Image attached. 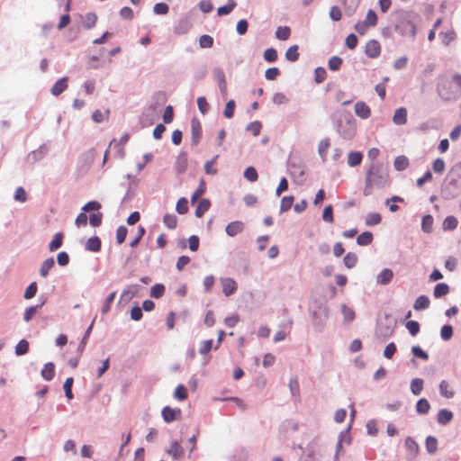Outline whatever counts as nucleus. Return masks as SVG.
Returning <instances> with one entry per match:
<instances>
[{
	"label": "nucleus",
	"instance_id": "nucleus-1",
	"mask_svg": "<svg viewBox=\"0 0 461 461\" xmlns=\"http://www.w3.org/2000/svg\"><path fill=\"white\" fill-rule=\"evenodd\" d=\"M387 168L378 162H372L366 172L365 186L363 194L369 196L373 194L374 188H384L388 182Z\"/></svg>",
	"mask_w": 461,
	"mask_h": 461
},
{
	"label": "nucleus",
	"instance_id": "nucleus-2",
	"mask_svg": "<svg viewBox=\"0 0 461 461\" xmlns=\"http://www.w3.org/2000/svg\"><path fill=\"white\" fill-rule=\"evenodd\" d=\"M418 19L419 14L415 12L401 10L398 13L397 23L394 29L401 36L414 39L417 34L416 22Z\"/></svg>",
	"mask_w": 461,
	"mask_h": 461
},
{
	"label": "nucleus",
	"instance_id": "nucleus-3",
	"mask_svg": "<svg viewBox=\"0 0 461 461\" xmlns=\"http://www.w3.org/2000/svg\"><path fill=\"white\" fill-rule=\"evenodd\" d=\"M334 128L344 140H352L356 134V120L351 114L334 122Z\"/></svg>",
	"mask_w": 461,
	"mask_h": 461
},
{
	"label": "nucleus",
	"instance_id": "nucleus-4",
	"mask_svg": "<svg viewBox=\"0 0 461 461\" xmlns=\"http://www.w3.org/2000/svg\"><path fill=\"white\" fill-rule=\"evenodd\" d=\"M312 324L316 331L321 332L324 329L329 317V310L326 303H319L311 311Z\"/></svg>",
	"mask_w": 461,
	"mask_h": 461
},
{
	"label": "nucleus",
	"instance_id": "nucleus-5",
	"mask_svg": "<svg viewBox=\"0 0 461 461\" xmlns=\"http://www.w3.org/2000/svg\"><path fill=\"white\" fill-rule=\"evenodd\" d=\"M140 290V285H127L122 292L120 295V299L118 301V305H125L127 304L133 297L137 295L139 291Z\"/></svg>",
	"mask_w": 461,
	"mask_h": 461
},
{
	"label": "nucleus",
	"instance_id": "nucleus-6",
	"mask_svg": "<svg viewBox=\"0 0 461 461\" xmlns=\"http://www.w3.org/2000/svg\"><path fill=\"white\" fill-rule=\"evenodd\" d=\"M49 149L45 143L41 144L37 149L31 151L25 158L28 164L33 165L43 159L48 154Z\"/></svg>",
	"mask_w": 461,
	"mask_h": 461
},
{
	"label": "nucleus",
	"instance_id": "nucleus-7",
	"mask_svg": "<svg viewBox=\"0 0 461 461\" xmlns=\"http://www.w3.org/2000/svg\"><path fill=\"white\" fill-rule=\"evenodd\" d=\"M203 129L200 121L194 117L191 120V146L195 147L202 138Z\"/></svg>",
	"mask_w": 461,
	"mask_h": 461
},
{
	"label": "nucleus",
	"instance_id": "nucleus-8",
	"mask_svg": "<svg viewBox=\"0 0 461 461\" xmlns=\"http://www.w3.org/2000/svg\"><path fill=\"white\" fill-rule=\"evenodd\" d=\"M381 45L376 40H369L365 46V54L370 59H376L380 56Z\"/></svg>",
	"mask_w": 461,
	"mask_h": 461
},
{
	"label": "nucleus",
	"instance_id": "nucleus-9",
	"mask_svg": "<svg viewBox=\"0 0 461 461\" xmlns=\"http://www.w3.org/2000/svg\"><path fill=\"white\" fill-rule=\"evenodd\" d=\"M166 453L170 455L175 460H179L184 456V448L177 440H173L170 445L166 448Z\"/></svg>",
	"mask_w": 461,
	"mask_h": 461
},
{
	"label": "nucleus",
	"instance_id": "nucleus-10",
	"mask_svg": "<svg viewBox=\"0 0 461 461\" xmlns=\"http://www.w3.org/2000/svg\"><path fill=\"white\" fill-rule=\"evenodd\" d=\"M161 415L165 422L170 423L181 415V410L179 408L173 409L170 406H165L162 409Z\"/></svg>",
	"mask_w": 461,
	"mask_h": 461
},
{
	"label": "nucleus",
	"instance_id": "nucleus-11",
	"mask_svg": "<svg viewBox=\"0 0 461 461\" xmlns=\"http://www.w3.org/2000/svg\"><path fill=\"white\" fill-rule=\"evenodd\" d=\"M188 166L187 154L185 151H181L176 160L175 169L178 175L185 172Z\"/></svg>",
	"mask_w": 461,
	"mask_h": 461
},
{
	"label": "nucleus",
	"instance_id": "nucleus-12",
	"mask_svg": "<svg viewBox=\"0 0 461 461\" xmlns=\"http://www.w3.org/2000/svg\"><path fill=\"white\" fill-rule=\"evenodd\" d=\"M355 113L361 119H368L371 115V109L363 101L357 102L355 104Z\"/></svg>",
	"mask_w": 461,
	"mask_h": 461
},
{
	"label": "nucleus",
	"instance_id": "nucleus-13",
	"mask_svg": "<svg viewBox=\"0 0 461 461\" xmlns=\"http://www.w3.org/2000/svg\"><path fill=\"white\" fill-rule=\"evenodd\" d=\"M221 285H222V293L226 296H230L233 294L237 291V283L234 279L230 277H226L221 279Z\"/></svg>",
	"mask_w": 461,
	"mask_h": 461
},
{
	"label": "nucleus",
	"instance_id": "nucleus-14",
	"mask_svg": "<svg viewBox=\"0 0 461 461\" xmlns=\"http://www.w3.org/2000/svg\"><path fill=\"white\" fill-rule=\"evenodd\" d=\"M244 230V223L240 221H231L227 224L225 228V231L228 236L234 237L239 233L242 232Z\"/></svg>",
	"mask_w": 461,
	"mask_h": 461
},
{
	"label": "nucleus",
	"instance_id": "nucleus-15",
	"mask_svg": "<svg viewBox=\"0 0 461 461\" xmlns=\"http://www.w3.org/2000/svg\"><path fill=\"white\" fill-rule=\"evenodd\" d=\"M213 75L214 77L218 83V86L220 88V91L222 94L226 93V79H225V73L223 69L220 67H216L213 68Z\"/></svg>",
	"mask_w": 461,
	"mask_h": 461
},
{
	"label": "nucleus",
	"instance_id": "nucleus-16",
	"mask_svg": "<svg viewBox=\"0 0 461 461\" xmlns=\"http://www.w3.org/2000/svg\"><path fill=\"white\" fill-rule=\"evenodd\" d=\"M102 248V241L98 236L89 238L86 243L85 249L90 252H99Z\"/></svg>",
	"mask_w": 461,
	"mask_h": 461
},
{
	"label": "nucleus",
	"instance_id": "nucleus-17",
	"mask_svg": "<svg viewBox=\"0 0 461 461\" xmlns=\"http://www.w3.org/2000/svg\"><path fill=\"white\" fill-rule=\"evenodd\" d=\"M68 77H64L55 82L50 89V93L54 96H59L68 88Z\"/></svg>",
	"mask_w": 461,
	"mask_h": 461
},
{
	"label": "nucleus",
	"instance_id": "nucleus-18",
	"mask_svg": "<svg viewBox=\"0 0 461 461\" xmlns=\"http://www.w3.org/2000/svg\"><path fill=\"white\" fill-rule=\"evenodd\" d=\"M454 414L447 409H441L437 415V421L442 426L447 425L453 420Z\"/></svg>",
	"mask_w": 461,
	"mask_h": 461
},
{
	"label": "nucleus",
	"instance_id": "nucleus-19",
	"mask_svg": "<svg viewBox=\"0 0 461 461\" xmlns=\"http://www.w3.org/2000/svg\"><path fill=\"white\" fill-rule=\"evenodd\" d=\"M393 278V272L390 268H384L376 276L377 284L388 285Z\"/></svg>",
	"mask_w": 461,
	"mask_h": 461
},
{
	"label": "nucleus",
	"instance_id": "nucleus-20",
	"mask_svg": "<svg viewBox=\"0 0 461 461\" xmlns=\"http://www.w3.org/2000/svg\"><path fill=\"white\" fill-rule=\"evenodd\" d=\"M393 122L396 125H403L407 122V110L404 107H400L395 110Z\"/></svg>",
	"mask_w": 461,
	"mask_h": 461
},
{
	"label": "nucleus",
	"instance_id": "nucleus-21",
	"mask_svg": "<svg viewBox=\"0 0 461 461\" xmlns=\"http://www.w3.org/2000/svg\"><path fill=\"white\" fill-rule=\"evenodd\" d=\"M361 0H344V9L347 16L351 17L357 10Z\"/></svg>",
	"mask_w": 461,
	"mask_h": 461
},
{
	"label": "nucleus",
	"instance_id": "nucleus-22",
	"mask_svg": "<svg viewBox=\"0 0 461 461\" xmlns=\"http://www.w3.org/2000/svg\"><path fill=\"white\" fill-rule=\"evenodd\" d=\"M41 375L46 381H51L55 376V365L52 362H48L41 369Z\"/></svg>",
	"mask_w": 461,
	"mask_h": 461
},
{
	"label": "nucleus",
	"instance_id": "nucleus-23",
	"mask_svg": "<svg viewBox=\"0 0 461 461\" xmlns=\"http://www.w3.org/2000/svg\"><path fill=\"white\" fill-rule=\"evenodd\" d=\"M430 300L427 295H420L413 303L415 311H423L429 307Z\"/></svg>",
	"mask_w": 461,
	"mask_h": 461
},
{
	"label": "nucleus",
	"instance_id": "nucleus-24",
	"mask_svg": "<svg viewBox=\"0 0 461 461\" xmlns=\"http://www.w3.org/2000/svg\"><path fill=\"white\" fill-rule=\"evenodd\" d=\"M405 447L408 450V453L412 457H415L420 450V447L416 440L411 437H407L405 439Z\"/></svg>",
	"mask_w": 461,
	"mask_h": 461
},
{
	"label": "nucleus",
	"instance_id": "nucleus-25",
	"mask_svg": "<svg viewBox=\"0 0 461 461\" xmlns=\"http://www.w3.org/2000/svg\"><path fill=\"white\" fill-rule=\"evenodd\" d=\"M211 207V202L209 199L203 198L202 199L194 212V214L197 218H201L203 216V214L210 209Z\"/></svg>",
	"mask_w": 461,
	"mask_h": 461
},
{
	"label": "nucleus",
	"instance_id": "nucleus-26",
	"mask_svg": "<svg viewBox=\"0 0 461 461\" xmlns=\"http://www.w3.org/2000/svg\"><path fill=\"white\" fill-rule=\"evenodd\" d=\"M363 159V154L360 151H351L348 157V164L349 167L359 166Z\"/></svg>",
	"mask_w": 461,
	"mask_h": 461
},
{
	"label": "nucleus",
	"instance_id": "nucleus-27",
	"mask_svg": "<svg viewBox=\"0 0 461 461\" xmlns=\"http://www.w3.org/2000/svg\"><path fill=\"white\" fill-rule=\"evenodd\" d=\"M448 293L449 285L446 283H438L433 289V296L437 299L447 295Z\"/></svg>",
	"mask_w": 461,
	"mask_h": 461
},
{
	"label": "nucleus",
	"instance_id": "nucleus-28",
	"mask_svg": "<svg viewBox=\"0 0 461 461\" xmlns=\"http://www.w3.org/2000/svg\"><path fill=\"white\" fill-rule=\"evenodd\" d=\"M416 411L418 414L426 415L430 410V404L425 398H420L416 402Z\"/></svg>",
	"mask_w": 461,
	"mask_h": 461
},
{
	"label": "nucleus",
	"instance_id": "nucleus-29",
	"mask_svg": "<svg viewBox=\"0 0 461 461\" xmlns=\"http://www.w3.org/2000/svg\"><path fill=\"white\" fill-rule=\"evenodd\" d=\"M373 239L372 232L366 230L357 237V244L359 246H367L372 243Z\"/></svg>",
	"mask_w": 461,
	"mask_h": 461
},
{
	"label": "nucleus",
	"instance_id": "nucleus-30",
	"mask_svg": "<svg viewBox=\"0 0 461 461\" xmlns=\"http://www.w3.org/2000/svg\"><path fill=\"white\" fill-rule=\"evenodd\" d=\"M46 301L43 300L42 303L37 305H32L25 309L24 314H23V320L24 321L28 322L30 321L34 314L38 312L40 308H41L45 304Z\"/></svg>",
	"mask_w": 461,
	"mask_h": 461
},
{
	"label": "nucleus",
	"instance_id": "nucleus-31",
	"mask_svg": "<svg viewBox=\"0 0 461 461\" xmlns=\"http://www.w3.org/2000/svg\"><path fill=\"white\" fill-rule=\"evenodd\" d=\"M95 321V318H94V320L92 321L90 325L86 330V331L84 333V336H83V338H82V339H81V341H80V343H79V345L77 347V352L80 353V354L85 350L87 339H88V338H89V336H90V334L92 332Z\"/></svg>",
	"mask_w": 461,
	"mask_h": 461
},
{
	"label": "nucleus",
	"instance_id": "nucleus-32",
	"mask_svg": "<svg viewBox=\"0 0 461 461\" xmlns=\"http://www.w3.org/2000/svg\"><path fill=\"white\" fill-rule=\"evenodd\" d=\"M433 217L430 214H425L421 219V230L425 233H431L433 226Z\"/></svg>",
	"mask_w": 461,
	"mask_h": 461
},
{
	"label": "nucleus",
	"instance_id": "nucleus-33",
	"mask_svg": "<svg viewBox=\"0 0 461 461\" xmlns=\"http://www.w3.org/2000/svg\"><path fill=\"white\" fill-rule=\"evenodd\" d=\"M55 261L53 258L45 259L40 267V275L42 277H46L49 275L50 270L54 267Z\"/></svg>",
	"mask_w": 461,
	"mask_h": 461
},
{
	"label": "nucleus",
	"instance_id": "nucleus-34",
	"mask_svg": "<svg viewBox=\"0 0 461 461\" xmlns=\"http://www.w3.org/2000/svg\"><path fill=\"white\" fill-rule=\"evenodd\" d=\"M330 145V139L325 138L321 140L318 145V153L323 162L327 159V149Z\"/></svg>",
	"mask_w": 461,
	"mask_h": 461
},
{
	"label": "nucleus",
	"instance_id": "nucleus-35",
	"mask_svg": "<svg viewBox=\"0 0 461 461\" xmlns=\"http://www.w3.org/2000/svg\"><path fill=\"white\" fill-rule=\"evenodd\" d=\"M426 450L429 454H435L438 450V439L434 436H428L425 440Z\"/></svg>",
	"mask_w": 461,
	"mask_h": 461
},
{
	"label": "nucleus",
	"instance_id": "nucleus-36",
	"mask_svg": "<svg viewBox=\"0 0 461 461\" xmlns=\"http://www.w3.org/2000/svg\"><path fill=\"white\" fill-rule=\"evenodd\" d=\"M64 235L62 232H57L52 240L49 244V249L50 251H56L62 246Z\"/></svg>",
	"mask_w": 461,
	"mask_h": 461
},
{
	"label": "nucleus",
	"instance_id": "nucleus-37",
	"mask_svg": "<svg viewBox=\"0 0 461 461\" xmlns=\"http://www.w3.org/2000/svg\"><path fill=\"white\" fill-rule=\"evenodd\" d=\"M382 216L378 212H369L365 218V223L366 226H375L381 222Z\"/></svg>",
	"mask_w": 461,
	"mask_h": 461
},
{
	"label": "nucleus",
	"instance_id": "nucleus-38",
	"mask_svg": "<svg viewBox=\"0 0 461 461\" xmlns=\"http://www.w3.org/2000/svg\"><path fill=\"white\" fill-rule=\"evenodd\" d=\"M423 384H424L423 379L413 378L411 381V385H410L411 392L412 393V394H414V395L420 394V393L423 389Z\"/></svg>",
	"mask_w": 461,
	"mask_h": 461
},
{
	"label": "nucleus",
	"instance_id": "nucleus-39",
	"mask_svg": "<svg viewBox=\"0 0 461 461\" xmlns=\"http://www.w3.org/2000/svg\"><path fill=\"white\" fill-rule=\"evenodd\" d=\"M409 166V159L405 156H398L394 158L393 167L397 171H402Z\"/></svg>",
	"mask_w": 461,
	"mask_h": 461
},
{
	"label": "nucleus",
	"instance_id": "nucleus-40",
	"mask_svg": "<svg viewBox=\"0 0 461 461\" xmlns=\"http://www.w3.org/2000/svg\"><path fill=\"white\" fill-rule=\"evenodd\" d=\"M341 312L343 314V321L345 323L353 321L356 317L354 310L346 304H342Z\"/></svg>",
	"mask_w": 461,
	"mask_h": 461
},
{
	"label": "nucleus",
	"instance_id": "nucleus-41",
	"mask_svg": "<svg viewBox=\"0 0 461 461\" xmlns=\"http://www.w3.org/2000/svg\"><path fill=\"white\" fill-rule=\"evenodd\" d=\"M458 221L455 216H447L442 223L444 230H453L457 227Z\"/></svg>",
	"mask_w": 461,
	"mask_h": 461
},
{
	"label": "nucleus",
	"instance_id": "nucleus-42",
	"mask_svg": "<svg viewBox=\"0 0 461 461\" xmlns=\"http://www.w3.org/2000/svg\"><path fill=\"white\" fill-rule=\"evenodd\" d=\"M29 348H30L29 342L26 339H23L15 346L14 353L16 356H19V357L23 356L26 353H28Z\"/></svg>",
	"mask_w": 461,
	"mask_h": 461
},
{
	"label": "nucleus",
	"instance_id": "nucleus-43",
	"mask_svg": "<svg viewBox=\"0 0 461 461\" xmlns=\"http://www.w3.org/2000/svg\"><path fill=\"white\" fill-rule=\"evenodd\" d=\"M288 171L293 177H302L304 175L303 167L295 163H288Z\"/></svg>",
	"mask_w": 461,
	"mask_h": 461
},
{
	"label": "nucleus",
	"instance_id": "nucleus-44",
	"mask_svg": "<svg viewBox=\"0 0 461 461\" xmlns=\"http://www.w3.org/2000/svg\"><path fill=\"white\" fill-rule=\"evenodd\" d=\"M110 114V110L107 109L104 112L100 110H95L92 114V119L96 123H101L106 120H108Z\"/></svg>",
	"mask_w": 461,
	"mask_h": 461
},
{
	"label": "nucleus",
	"instance_id": "nucleus-45",
	"mask_svg": "<svg viewBox=\"0 0 461 461\" xmlns=\"http://www.w3.org/2000/svg\"><path fill=\"white\" fill-rule=\"evenodd\" d=\"M237 3L234 0H229L225 5L220 6L217 10V14L220 16L228 15L236 7Z\"/></svg>",
	"mask_w": 461,
	"mask_h": 461
},
{
	"label": "nucleus",
	"instance_id": "nucleus-46",
	"mask_svg": "<svg viewBox=\"0 0 461 461\" xmlns=\"http://www.w3.org/2000/svg\"><path fill=\"white\" fill-rule=\"evenodd\" d=\"M190 29V25L187 20L182 19L179 23L175 26L174 32L177 35L186 33Z\"/></svg>",
	"mask_w": 461,
	"mask_h": 461
},
{
	"label": "nucleus",
	"instance_id": "nucleus-47",
	"mask_svg": "<svg viewBox=\"0 0 461 461\" xmlns=\"http://www.w3.org/2000/svg\"><path fill=\"white\" fill-rule=\"evenodd\" d=\"M357 262V256L353 252H348L344 258L343 263L347 268H353Z\"/></svg>",
	"mask_w": 461,
	"mask_h": 461
},
{
	"label": "nucleus",
	"instance_id": "nucleus-48",
	"mask_svg": "<svg viewBox=\"0 0 461 461\" xmlns=\"http://www.w3.org/2000/svg\"><path fill=\"white\" fill-rule=\"evenodd\" d=\"M97 15L95 13H87L85 16L84 27L86 30L94 28L96 24Z\"/></svg>",
	"mask_w": 461,
	"mask_h": 461
},
{
	"label": "nucleus",
	"instance_id": "nucleus-49",
	"mask_svg": "<svg viewBox=\"0 0 461 461\" xmlns=\"http://www.w3.org/2000/svg\"><path fill=\"white\" fill-rule=\"evenodd\" d=\"M439 393L441 396L450 399L454 396V392L452 390H448V383L446 380H442L438 385Z\"/></svg>",
	"mask_w": 461,
	"mask_h": 461
},
{
	"label": "nucleus",
	"instance_id": "nucleus-50",
	"mask_svg": "<svg viewBox=\"0 0 461 461\" xmlns=\"http://www.w3.org/2000/svg\"><path fill=\"white\" fill-rule=\"evenodd\" d=\"M298 49L299 48L297 45H293V46L289 47L285 52V59L291 62L297 61L299 59Z\"/></svg>",
	"mask_w": 461,
	"mask_h": 461
},
{
	"label": "nucleus",
	"instance_id": "nucleus-51",
	"mask_svg": "<svg viewBox=\"0 0 461 461\" xmlns=\"http://www.w3.org/2000/svg\"><path fill=\"white\" fill-rule=\"evenodd\" d=\"M116 296V292L113 291L104 300V303L101 308V313L102 314H106L110 312L111 310V304L113 303V302L114 301V298Z\"/></svg>",
	"mask_w": 461,
	"mask_h": 461
},
{
	"label": "nucleus",
	"instance_id": "nucleus-52",
	"mask_svg": "<svg viewBox=\"0 0 461 461\" xmlns=\"http://www.w3.org/2000/svg\"><path fill=\"white\" fill-rule=\"evenodd\" d=\"M153 99L155 100V104H150L149 108L152 110H156L157 106L161 105L166 102V100H167L166 93L163 91H158L154 94Z\"/></svg>",
	"mask_w": 461,
	"mask_h": 461
},
{
	"label": "nucleus",
	"instance_id": "nucleus-53",
	"mask_svg": "<svg viewBox=\"0 0 461 461\" xmlns=\"http://www.w3.org/2000/svg\"><path fill=\"white\" fill-rule=\"evenodd\" d=\"M165 285L163 284H156L150 288V296L159 299L164 295Z\"/></svg>",
	"mask_w": 461,
	"mask_h": 461
},
{
	"label": "nucleus",
	"instance_id": "nucleus-54",
	"mask_svg": "<svg viewBox=\"0 0 461 461\" xmlns=\"http://www.w3.org/2000/svg\"><path fill=\"white\" fill-rule=\"evenodd\" d=\"M163 222L167 228L174 230L177 225V217L175 214L167 213L163 217Z\"/></svg>",
	"mask_w": 461,
	"mask_h": 461
},
{
	"label": "nucleus",
	"instance_id": "nucleus-55",
	"mask_svg": "<svg viewBox=\"0 0 461 461\" xmlns=\"http://www.w3.org/2000/svg\"><path fill=\"white\" fill-rule=\"evenodd\" d=\"M294 199V198L293 195L284 196L282 198L280 203V213L287 212L288 210L291 209V207L293 206Z\"/></svg>",
	"mask_w": 461,
	"mask_h": 461
},
{
	"label": "nucleus",
	"instance_id": "nucleus-56",
	"mask_svg": "<svg viewBox=\"0 0 461 461\" xmlns=\"http://www.w3.org/2000/svg\"><path fill=\"white\" fill-rule=\"evenodd\" d=\"M218 158H219V155H215L211 160H208L205 162L204 172L207 175L214 176L218 173V170L216 168L212 167V166L216 163Z\"/></svg>",
	"mask_w": 461,
	"mask_h": 461
},
{
	"label": "nucleus",
	"instance_id": "nucleus-57",
	"mask_svg": "<svg viewBox=\"0 0 461 461\" xmlns=\"http://www.w3.org/2000/svg\"><path fill=\"white\" fill-rule=\"evenodd\" d=\"M291 30L287 26H279L276 31V37L280 41H285L289 38Z\"/></svg>",
	"mask_w": 461,
	"mask_h": 461
},
{
	"label": "nucleus",
	"instance_id": "nucleus-58",
	"mask_svg": "<svg viewBox=\"0 0 461 461\" xmlns=\"http://www.w3.org/2000/svg\"><path fill=\"white\" fill-rule=\"evenodd\" d=\"M342 59L339 56L331 57L328 61V67L331 71H337L340 68L342 65Z\"/></svg>",
	"mask_w": 461,
	"mask_h": 461
},
{
	"label": "nucleus",
	"instance_id": "nucleus-59",
	"mask_svg": "<svg viewBox=\"0 0 461 461\" xmlns=\"http://www.w3.org/2000/svg\"><path fill=\"white\" fill-rule=\"evenodd\" d=\"M176 211L179 214H185L188 212V201L185 197H181L178 199Z\"/></svg>",
	"mask_w": 461,
	"mask_h": 461
},
{
	"label": "nucleus",
	"instance_id": "nucleus-60",
	"mask_svg": "<svg viewBox=\"0 0 461 461\" xmlns=\"http://www.w3.org/2000/svg\"><path fill=\"white\" fill-rule=\"evenodd\" d=\"M453 327L450 324H444L440 330V337L443 340L447 341L453 336Z\"/></svg>",
	"mask_w": 461,
	"mask_h": 461
},
{
	"label": "nucleus",
	"instance_id": "nucleus-61",
	"mask_svg": "<svg viewBox=\"0 0 461 461\" xmlns=\"http://www.w3.org/2000/svg\"><path fill=\"white\" fill-rule=\"evenodd\" d=\"M261 129L262 123L259 121H254L246 126V131H251L254 136L259 135Z\"/></svg>",
	"mask_w": 461,
	"mask_h": 461
},
{
	"label": "nucleus",
	"instance_id": "nucleus-62",
	"mask_svg": "<svg viewBox=\"0 0 461 461\" xmlns=\"http://www.w3.org/2000/svg\"><path fill=\"white\" fill-rule=\"evenodd\" d=\"M405 327L411 336H416L420 330V325L417 321H408Z\"/></svg>",
	"mask_w": 461,
	"mask_h": 461
},
{
	"label": "nucleus",
	"instance_id": "nucleus-63",
	"mask_svg": "<svg viewBox=\"0 0 461 461\" xmlns=\"http://www.w3.org/2000/svg\"><path fill=\"white\" fill-rule=\"evenodd\" d=\"M263 57L267 62L273 63L277 59V51L274 48H268L264 51Z\"/></svg>",
	"mask_w": 461,
	"mask_h": 461
},
{
	"label": "nucleus",
	"instance_id": "nucleus-64",
	"mask_svg": "<svg viewBox=\"0 0 461 461\" xmlns=\"http://www.w3.org/2000/svg\"><path fill=\"white\" fill-rule=\"evenodd\" d=\"M327 77L326 69L322 67H318L314 70V81L317 84L322 83Z\"/></svg>",
	"mask_w": 461,
	"mask_h": 461
}]
</instances>
